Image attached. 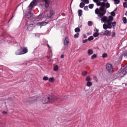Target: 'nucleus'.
Listing matches in <instances>:
<instances>
[{"label":"nucleus","instance_id":"5701e85b","mask_svg":"<svg viewBox=\"0 0 127 127\" xmlns=\"http://www.w3.org/2000/svg\"><path fill=\"white\" fill-rule=\"evenodd\" d=\"M115 2V4H119L120 3V2L121 1L120 0H113Z\"/></svg>","mask_w":127,"mask_h":127},{"label":"nucleus","instance_id":"cd10ccee","mask_svg":"<svg viewBox=\"0 0 127 127\" xmlns=\"http://www.w3.org/2000/svg\"><path fill=\"white\" fill-rule=\"evenodd\" d=\"M95 58H97L96 54H94L91 56V59H95Z\"/></svg>","mask_w":127,"mask_h":127},{"label":"nucleus","instance_id":"052dcab7","mask_svg":"<svg viewBox=\"0 0 127 127\" xmlns=\"http://www.w3.org/2000/svg\"><path fill=\"white\" fill-rule=\"evenodd\" d=\"M27 18H29V17H27Z\"/></svg>","mask_w":127,"mask_h":127},{"label":"nucleus","instance_id":"e433bc0d","mask_svg":"<svg viewBox=\"0 0 127 127\" xmlns=\"http://www.w3.org/2000/svg\"><path fill=\"white\" fill-rule=\"evenodd\" d=\"M123 55L125 57V58H127V52H126L125 53H123Z\"/></svg>","mask_w":127,"mask_h":127},{"label":"nucleus","instance_id":"ddd939ff","mask_svg":"<svg viewBox=\"0 0 127 127\" xmlns=\"http://www.w3.org/2000/svg\"><path fill=\"white\" fill-rule=\"evenodd\" d=\"M69 43V39L68 38H66L64 41V45H67Z\"/></svg>","mask_w":127,"mask_h":127},{"label":"nucleus","instance_id":"72a5a7b5","mask_svg":"<svg viewBox=\"0 0 127 127\" xmlns=\"http://www.w3.org/2000/svg\"><path fill=\"white\" fill-rule=\"evenodd\" d=\"M102 57H103V58H107V57H108V54H103L102 55Z\"/></svg>","mask_w":127,"mask_h":127},{"label":"nucleus","instance_id":"603ef678","mask_svg":"<svg viewBox=\"0 0 127 127\" xmlns=\"http://www.w3.org/2000/svg\"><path fill=\"white\" fill-rule=\"evenodd\" d=\"M125 15H126V16H127V11H126V12L125 13Z\"/></svg>","mask_w":127,"mask_h":127},{"label":"nucleus","instance_id":"a878e982","mask_svg":"<svg viewBox=\"0 0 127 127\" xmlns=\"http://www.w3.org/2000/svg\"><path fill=\"white\" fill-rule=\"evenodd\" d=\"M49 81L50 83H52V82H53V81H54V78L53 77H50L49 79Z\"/></svg>","mask_w":127,"mask_h":127},{"label":"nucleus","instance_id":"7c9ffc66","mask_svg":"<svg viewBox=\"0 0 127 127\" xmlns=\"http://www.w3.org/2000/svg\"><path fill=\"white\" fill-rule=\"evenodd\" d=\"M79 33H77L75 34L74 35V38H78V37H79Z\"/></svg>","mask_w":127,"mask_h":127},{"label":"nucleus","instance_id":"a211bd4d","mask_svg":"<svg viewBox=\"0 0 127 127\" xmlns=\"http://www.w3.org/2000/svg\"><path fill=\"white\" fill-rule=\"evenodd\" d=\"M79 6L81 8H83V7H84V6H85V3H84V2H81L79 4Z\"/></svg>","mask_w":127,"mask_h":127},{"label":"nucleus","instance_id":"1a4fd4ad","mask_svg":"<svg viewBox=\"0 0 127 127\" xmlns=\"http://www.w3.org/2000/svg\"><path fill=\"white\" fill-rule=\"evenodd\" d=\"M15 53L16 55H22V48L17 50Z\"/></svg>","mask_w":127,"mask_h":127},{"label":"nucleus","instance_id":"de8ad7c7","mask_svg":"<svg viewBox=\"0 0 127 127\" xmlns=\"http://www.w3.org/2000/svg\"><path fill=\"white\" fill-rule=\"evenodd\" d=\"M61 58H64V55H62L61 56Z\"/></svg>","mask_w":127,"mask_h":127},{"label":"nucleus","instance_id":"09e8293b","mask_svg":"<svg viewBox=\"0 0 127 127\" xmlns=\"http://www.w3.org/2000/svg\"><path fill=\"white\" fill-rule=\"evenodd\" d=\"M117 9H118V8H116L114 10L113 12H115V11H116Z\"/></svg>","mask_w":127,"mask_h":127},{"label":"nucleus","instance_id":"680f3d73","mask_svg":"<svg viewBox=\"0 0 127 127\" xmlns=\"http://www.w3.org/2000/svg\"><path fill=\"white\" fill-rule=\"evenodd\" d=\"M79 62H81V61H79Z\"/></svg>","mask_w":127,"mask_h":127},{"label":"nucleus","instance_id":"c85d7f7f","mask_svg":"<svg viewBox=\"0 0 127 127\" xmlns=\"http://www.w3.org/2000/svg\"><path fill=\"white\" fill-rule=\"evenodd\" d=\"M96 4L98 6H100L102 4V2H101V1H96Z\"/></svg>","mask_w":127,"mask_h":127},{"label":"nucleus","instance_id":"58836bf2","mask_svg":"<svg viewBox=\"0 0 127 127\" xmlns=\"http://www.w3.org/2000/svg\"><path fill=\"white\" fill-rule=\"evenodd\" d=\"M35 2V3H37L38 2H41V0H33Z\"/></svg>","mask_w":127,"mask_h":127},{"label":"nucleus","instance_id":"b1692460","mask_svg":"<svg viewBox=\"0 0 127 127\" xmlns=\"http://www.w3.org/2000/svg\"><path fill=\"white\" fill-rule=\"evenodd\" d=\"M93 39H94V37H93V36H90V37L88 38L87 40H88V41H91L93 40Z\"/></svg>","mask_w":127,"mask_h":127},{"label":"nucleus","instance_id":"a18cd8bd","mask_svg":"<svg viewBox=\"0 0 127 127\" xmlns=\"http://www.w3.org/2000/svg\"><path fill=\"white\" fill-rule=\"evenodd\" d=\"M2 114L3 115H6V114H7V112H6L5 111H3V112H2Z\"/></svg>","mask_w":127,"mask_h":127},{"label":"nucleus","instance_id":"4d7b16f0","mask_svg":"<svg viewBox=\"0 0 127 127\" xmlns=\"http://www.w3.org/2000/svg\"><path fill=\"white\" fill-rule=\"evenodd\" d=\"M97 32H99V30H96Z\"/></svg>","mask_w":127,"mask_h":127},{"label":"nucleus","instance_id":"a19ab883","mask_svg":"<svg viewBox=\"0 0 127 127\" xmlns=\"http://www.w3.org/2000/svg\"><path fill=\"white\" fill-rule=\"evenodd\" d=\"M123 6H124V7H127V2H125V3H124V4H123Z\"/></svg>","mask_w":127,"mask_h":127},{"label":"nucleus","instance_id":"f3484780","mask_svg":"<svg viewBox=\"0 0 127 127\" xmlns=\"http://www.w3.org/2000/svg\"><path fill=\"white\" fill-rule=\"evenodd\" d=\"M86 86H87V87H91V86H92V82L88 81L86 83Z\"/></svg>","mask_w":127,"mask_h":127},{"label":"nucleus","instance_id":"c756f323","mask_svg":"<svg viewBox=\"0 0 127 127\" xmlns=\"http://www.w3.org/2000/svg\"><path fill=\"white\" fill-rule=\"evenodd\" d=\"M94 7V4H90L89 5V8H90V9H92Z\"/></svg>","mask_w":127,"mask_h":127},{"label":"nucleus","instance_id":"13d9d810","mask_svg":"<svg viewBox=\"0 0 127 127\" xmlns=\"http://www.w3.org/2000/svg\"><path fill=\"white\" fill-rule=\"evenodd\" d=\"M125 1H127V0H125Z\"/></svg>","mask_w":127,"mask_h":127},{"label":"nucleus","instance_id":"473e14b6","mask_svg":"<svg viewBox=\"0 0 127 127\" xmlns=\"http://www.w3.org/2000/svg\"><path fill=\"white\" fill-rule=\"evenodd\" d=\"M81 1H84V3L88 4L89 3V0H81Z\"/></svg>","mask_w":127,"mask_h":127},{"label":"nucleus","instance_id":"dca6fc26","mask_svg":"<svg viewBox=\"0 0 127 127\" xmlns=\"http://www.w3.org/2000/svg\"><path fill=\"white\" fill-rule=\"evenodd\" d=\"M58 69H59V68L58 67V65H56L54 67V70L56 72V71L58 70Z\"/></svg>","mask_w":127,"mask_h":127},{"label":"nucleus","instance_id":"0eeeda50","mask_svg":"<svg viewBox=\"0 0 127 127\" xmlns=\"http://www.w3.org/2000/svg\"><path fill=\"white\" fill-rule=\"evenodd\" d=\"M125 76L122 72V69L121 68L120 70H119V71L117 73V77H119V78H123Z\"/></svg>","mask_w":127,"mask_h":127},{"label":"nucleus","instance_id":"f257e3e1","mask_svg":"<svg viewBox=\"0 0 127 127\" xmlns=\"http://www.w3.org/2000/svg\"><path fill=\"white\" fill-rule=\"evenodd\" d=\"M113 20H114V17L112 16H109V18L106 16L102 17L101 18V21L105 23L103 25L104 29L105 30H107L108 28L111 29L113 27L112 26L115 27L117 25V22H112Z\"/></svg>","mask_w":127,"mask_h":127},{"label":"nucleus","instance_id":"ea45409f","mask_svg":"<svg viewBox=\"0 0 127 127\" xmlns=\"http://www.w3.org/2000/svg\"><path fill=\"white\" fill-rule=\"evenodd\" d=\"M111 15L112 16H116V13H115V12H111Z\"/></svg>","mask_w":127,"mask_h":127},{"label":"nucleus","instance_id":"412c9836","mask_svg":"<svg viewBox=\"0 0 127 127\" xmlns=\"http://www.w3.org/2000/svg\"><path fill=\"white\" fill-rule=\"evenodd\" d=\"M39 25H41V26H43L44 25H46L47 24V23L46 22H41L39 23Z\"/></svg>","mask_w":127,"mask_h":127},{"label":"nucleus","instance_id":"9b49d317","mask_svg":"<svg viewBox=\"0 0 127 127\" xmlns=\"http://www.w3.org/2000/svg\"><path fill=\"white\" fill-rule=\"evenodd\" d=\"M28 52V50L27 49V48L25 47L23 49H22V54H25Z\"/></svg>","mask_w":127,"mask_h":127},{"label":"nucleus","instance_id":"4be33fe9","mask_svg":"<svg viewBox=\"0 0 127 127\" xmlns=\"http://www.w3.org/2000/svg\"><path fill=\"white\" fill-rule=\"evenodd\" d=\"M75 32H76V33H78V32H80V28H76L74 29Z\"/></svg>","mask_w":127,"mask_h":127},{"label":"nucleus","instance_id":"49530a36","mask_svg":"<svg viewBox=\"0 0 127 127\" xmlns=\"http://www.w3.org/2000/svg\"><path fill=\"white\" fill-rule=\"evenodd\" d=\"M83 38H87V35L84 34L83 35Z\"/></svg>","mask_w":127,"mask_h":127},{"label":"nucleus","instance_id":"6e6d98bb","mask_svg":"<svg viewBox=\"0 0 127 127\" xmlns=\"http://www.w3.org/2000/svg\"><path fill=\"white\" fill-rule=\"evenodd\" d=\"M88 35H90V33H87Z\"/></svg>","mask_w":127,"mask_h":127},{"label":"nucleus","instance_id":"20e7f679","mask_svg":"<svg viewBox=\"0 0 127 127\" xmlns=\"http://www.w3.org/2000/svg\"><path fill=\"white\" fill-rule=\"evenodd\" d=\"M38 100V97L35 96L32 97H29L24 100V103L26 104H33V103H36Z\"/></svg>","mask_w":127,"mask_h":127},{"label":"nucleus","instance_id":"2f4dec72","mask_svg":"<svg viewBox=\"0 0 127 127\" xmlns=\"http://www.w3.org/2000/svg\"><path fill=\"white\" fill-rule=\"evenodd\" d=\"M48 77L47 76H44L43 78V80L44 81H48Z\"/></svg>","mask_w":127,"mask_h":127},{"label":"nucleus","instance_id":"5fc2aeb1","mask_svg":"<svg viewBox=\"0 0 127 127\" xmlns=\"http://www.w3.org/2000/svg\"><path fill=\"white\" fill-rule=\"evenodd\" d=\"M72 2H73V0H71V4L72 3Z\"/></svg>","mask_w":127,"mask_h":127},{"label":"nucleus","instance_id":"37998d69","mask_svg":"<svg viewBox=\"0 0 127 127\" xmlns=\"http://www.w3.org/2000/svg\"><path fill=\"white\" fill-rule=\"evenodd\" d=\"M112 37H116V32H114L112 34Z\"/></svg>","mask_w":127,"mask_h":127},{"label":"nucleus","instance_id":"c9c22d12","mask_svg":"<svg viewBox=\"0 0 127 127\" xmlns=\"http://www.w3.org/2000/svg\"><path fill=\"white\" fill-rule=\"evenodd\" d=\"M105 6L107 8H109V7L110 6L109 3L107 2L106 4H105Z\"/></svg>","mask_w":127,"mask_h":127},{"label":"nucleus","instance_id":"8fccbe9b","mask_svg":"<svg viewBox=\"0 0 127 127\" xmlns=\"http://www.w3.org/2000/svg\"><path fill=\"white\" fill-rule=\"evenodd\" d=\"M51 2H53L55 0H50Z\"/></svg>","mask_w":127,"mask_h":127},{"label":"nucleus","instance_id":"4c0bfd02","mask_svg":"<svg viewBox=\"0 0 127 127\" xmlns=\"http://www.w3.org/2000/svg\"><path fill=\"white\" fill-rule=\"evenodd\" d=\"M87 72L86 71H82V75L83 76H87Z\"/></svg>","mask_w":127,"mask_h":127},{"label":"nucleus","instance_id":"393cba45","mask_svg":"<svg viewBox=\"0 0 127 127\" xmlns=\"http://www.w3.org/2000/svg\"><path fill=\"white\" fill-rule=\"evenodd\" d=\"M93 36L94 37H98V36H99V33H98V32H95L94 34H93Z\"/></svg>","mask_w":127,"mask_h":127},{"label":"nucleus","instance_id":"f704fd0d","mask_svg":"<svg viewBox=\"0 0 127 127\" xmlns=\"http://www.w3.org/2000/svg\"><path fill=\"white\" fill-rule=\"evenodd\" d=\"M86 81H87V82H89V81H91V78L90 77V76L86 77Z\"/></svg>","mask_w":127,"mask_h":127},{"label":"nucleus","instance_id":"79ce46f5","mask_svg":"<svg viewBox=\"0 0 127 127\" xmlns=\"http://www.w3.org/2000/svg\"><path fill=\"white\" fill-rule=\"evenodd\" d=\"M85 10H89V8H88V6H85L84 8Z\"/></svg>","mask_w":127,"mask_h":127},{"label":"nucleus","instance_id":"864d4df0","mask_svg":"<svg viewBox=\"0 0 127 127\" xmlns=\"http://www.w3.org/2000/svg\"><path fill=\"white\" fill-rule=\"evenodd\" d=\"M50 14H53V13H52V12H50Z\"/></svg>","mask_w":127,"mask_h":127},{"label":"nucleus","instance_id":"3c124183","mask_svg":"<svg viewBox=\"0 0 127 127\" xmlns=\"http://www.w3.org/2000/svg\"><path fill=\"white\" fill-rule=\"evenodd\" d=\"M47 46L48 47H49V48H51L50 46H49V45H47Z\"/></svg>","mask_w":127,"mask_h":127},{"label":"nucleus","instance_id":"6ab92c4d","mask_svg":"<svg viewBox=\"0 0 127 127\" xmlns=\"http://www.w3.org/2000/svg\"><path fill=\"white\" fill-rule=\"evenodd\" d=\"M34 4H35V2H34V0L30 3L29 6L31 7H32L33 6Z\"/></svg>","mask_w":127,"mask_h":127},{"label":"nucleus","instance_id":"f8f14e48","mask_svg":"<svg viewBox=\"0 0 127 127\" xmlns=\"http://www.w3.org/2000/svg\"><path fill=\"white\" fill-rule=\"evenodd\" d=\"M87 53H88V55H92V54H93V53H94V52L93 51V50L89 49L87 51Z\"/></svg>","mask_w":127,"mask_h":127},{"label":"nucleus","instance_id":"9d476101","mask_svg":"<svg viewBox=\"0 0 127 127\" xmlns=\"http://www.w3.org/2000/svg\"><path fill=\"white\" fill-rule=\"evenodd\" d=\"M42 1H44L46 8H48L49 7V1L48 0H42Z\"/></svg>","mask_w":127,"mask_h":127},{"label":"nucleus","instance_id":"4468645a","mask_svg":"<svg viewBox=\"0 0 127 127\" xmlns=\"http://www.w3.org/2000/svg\"><path fill=\"white\" fill-rule=\"evenodd\" d=\"M127 67L126 68H124V69H122V73H123V75H125L127 74Z\"/></svg>","mask_w":127,"mask_h":127},{"label":"nucleus","instance_id":"6e6552de","mask_svg":"<svg viewBox=\"0 0 127 127\" xmlns=\"http://www.w3.org/2000/svg\"><path fill=\"white\" fill-rule=\"evenodd\" d=\"M112 33L111 31L106 30L104 31L103 33V35H105V36H110Z\"/></svg>","mask_w":127,"mask_h":127},{"label":"nucleus","instance_id":"c03bdc74","mask_svg":"<svg viewBox=\"0 0 127 127\" xmlns=\"http://www.w3.org/2000/svg\"><path fill=\"white\" fill-rule=\"evenodd\" d=\"M88 42V39H85L82 41L83 43H86V42Z\"/></svg>","mask_w":127,"mask_h":127},{"label":"nucleus","instance_id":"aec40b11","mask_svg":"<svg viewBox=\"0 0 127 127\" xmlns=\"http://www.w3.org/2000/svg\"><path fill=\"white\" fill-rule=\"evenodd\" d=\"M123 20L124 23L125 24L127 23V19L126 17H123Z\"/></svg>","mask_w":127,"mask_h":127},{"label":"nucleus","instance_id":"39448f33","mask_svg":"<svg viewBox=\"0 0 127 127\" xmlns=\"http://www.w3.org/2000/svg\"><path fill=\"white\" fill-rule=\"evenodd\" d=\"M27 28V30L28 31H31V30H33V27H35L36 24L35 23H34L33 22H29V21H27V23L26 24Z\"/></svg>","mask_w":127,"mask_h":127},{"label":"nucleus","instance_id":"f03ea898","mask_svg":"<svg viewBox=\"0 0 127 127\" xmlns=\"http://www.w3.org/2000/svg\"><path fill=\"white\" fill-rule=\"evenodd\" d=\"M101 5L99 9L97 8L95 10V14H97L98 17L100 18H102L107 13V10H106V8H105L106 6L105 2H101Z\"/></svg>","mask_w":127,"mask_h":127},{"label":"nucleus","instance_id":"2eb2a0df","mask_svg":"<svg viewBox=\"0 0 127 127\" xmlns=\"http://www.w3.org/2000/svg\"><path fill=\"white\" fill-rule=\"evenodd\" d=\"M78 16L80 17V16H82V14H83V11H82V10H78Z\"/></svg>","mask_w":127,"mask_h":127},{"label":"nucleus","instance_id":"423d86ee","mask_svg":"<svg viewBox=\"0 0 127 127\" xmlns=\"http://www.w3.org/2000/svg\"><path fill=\"white\" fill-rule=\"evenodd\" d=\"M106 69L109 73H111V72H113V65L112 64H108L106 65Z\"/></svg>","mask_w":127,"mask_h":127},{"label":"nucleus","instance_id":"7ed1b4c3","mask_svg":"<svg viewBox=\"0 0 127 127\" xmlns=\"http://www.w3.org/2000/svg\"><path fill=\"white\" fill-rule=\"evenodd\" d=\"M57 100H58V98L55 96L48 95L43 97L41 102L43 104H48L55 102Z\"/></svg>","mask_w":127,"mask_h":127},{"label":"nucleus","instance_id":"bf43d9fd","mask_svg":"<svg viewBox=\"0 0 127 127\" xmlns=\"http://www.w3.org/2000/svg\"><path fill=\"white\" fill-rule=\"evenodd\" d=\"M29 14L31 15V14L30 13H29Z\"/></svg>","mask_w":127,"mask_h":127},{"label":"nucleus","instance_id":"bb28decb","mask_svg":"<svg viewBox=\"0 0 127 127\" xmlns=\"http://www.w3.org/2000/svg\"><path fill=\"white\" fill-rule=\"evenodd\" d=\"M88 26H92V25H93V22H92L91 21H88Z\"/></svg>","mask_w":127,"mask_h":127}]
</instances>
